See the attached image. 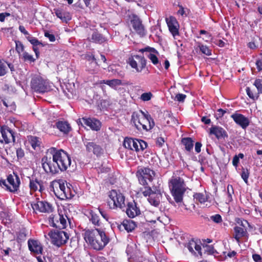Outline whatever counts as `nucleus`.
Instances as JSON below:
<instances>
[{"mask_svg":"<svg viewBox=\"0 0 262 262\" xmlns=\"http://www.w3.org/2000/svg\"><path fill=\"white\" fill-rule=\"evenodd\" d=\"M83 236L91 248L97 251L103 249L110 242V238L105 232L99 229L85 230Z\"/></svg>","mask_w":262,"mask_h":262,"instance_id":"f257e3e1","label":"nucleus"},{"mask_svg":"<svg viewBox=\"0 0 262 262\" xmlns=\"http://www.w3.org/2000/svg\"><path fill=\"white\" fill-rule=\"evenodd\" d=\"M131 122L138 130L146 132L150 130L155 125L153 118L146 111L144 112L139 110V112H134L132 114Z\"/></svg>","mask_w":262,"mask_h":262,"instance_id":"f03ea898","label":"nucleus"},{"mask_svg":"<svg viewBox=\"0 0 262 262\" xmlns=\"http://www.w3.org/2000/svg\"><path fill=\"white\" fill-rule=\"evenodd\" d=\"M49 188L50 190L53 191L55 195L61 200L71 199L75 195L74 191L62 180L52 181L50 182Z\"/></svg>","mask_w":262,"mask_h":262,"instance_id":"7ed1b4c3","label":"nucleus"},{"mask_svg":"<svg viewBox=\"0 0 262 262\" xmlns=\"http://www.w3.org/2000/svg\"><path fill=\"white\" fill-rule=\"evenodd\" d=\"M169 187L175 202L177 203H181L186 190L184 180L180 177L172 178L169 182Z\"/></svg>","mask_w":262,"mask_h":262,"instance_id":"20e7f679","label":"nucleus"},{"mask_svg":"<svg viewBox=\"0 0 262 262\" xmlns=\"http://www.w3.org/2000/svg\"><path fill=\"white\" fill-rule=\"evenodd\" d=\"M48 151L51 155H54V159L56 160L57 165L59 167V171H64L71 164L70 156L63 149H57L55 147H51Z\"/></svg>","mask_w":262,"mask_h":262,"instance_id":"39448f33","label":"nucleus"},{"mask_svg":"<svg viewBox=\"0 0 262 262\" xmlns=\"http://www.w3.org/2000/svg\"><path fill=\"white\" fill-rule=\"evenodd\" d=\"M140 191L144 196L148 197V201L151 205L158 207L160 205L162 194L159 186L140 188Z\"/></svg>","mask_w":262,"mask_h":262,"instance_id":"423d86ee","label":"nucleus"},{"mask_svg":"<svg viewBox=\"0 0 262 262\" xmlns=\"http://www.w3.org/2000/svg\"><path fill=\"white\" fill-rule=\"evenodd\" d=\"M156 175L154 170L146 167H138L136 172V176L138 179L139 183L143 186L150 187L148 182H151Z\"/></svg>","mask_w":262,"mask_h":262,"instance_id":"0eeeda50","label":"nucleus"},{"mask_svg":"<svg viewBox=\"0 0 262 262\" xmlns=\"http://www.w3.org/2000/svg\"><path fill=\"white\" fill-rule=\"evenodd\" d=\"M52 156H48L47 155L44 156L41 158V162L42 167L45 172L53 175L59 173V168L57 165L56 160L54 159V155H52Z\"/></svg>","mask_w":262,"mask_h":262,"instance_id":"6e6552de","label":"nucleus"},{"mask_svg":"<svg viewBox=\"0 0 262 262\" xmlns=\"http://www.w3.org/2000/svg\"><path fill=\"white\" fill-rule=\"evenodd\" d=\"M110 199L108 201V205L111 209L119 208L123 209L125 207V196L120 192L116 190H112L109 192L108 194Z\"/></svg>","mask_w":262,"mask_h":262,"instance_id":"1a4fd4ad","label":"nucleus"},{"mask_svg":"<svg viewBox=\"0 0 262 262\" xmlns=\"http://www.w3.org/2000/svg\"><path fill=\"white\" fill-rule=\"evenodd\" d=\"M48 235L51 238V243L58 247L64 245L69 238V234L61 230H51Z\"/></svg>","mask_w":262,"mask_h":262,"instance_id":"9d476101","label":"nucleus"},{"mask_svg":"<svg viewBox=\"0 0 262 262\" xmlns=\"http://www.w3.org/2000/svg\"><path fill=\"white\" fill-rule=\"evenodd\" d=\"M31 88L35 92L44 93L49 90L48 82L40 76H35L31 81Z\"/></svg>","mask_w":262,"mask_h":262,"instance_id":"9b49d317","label":"nucleus"},{"mask_svg":"<svg viewBox=\"0 0 262 262\" xmlns=\"http://www.w3.org/2000/svg\"><path fill=\"white\" fill-rule=\"evenodd\" d=\"M123 145L125 148L139 151L145 149L147 144L142 140L126 137L124 140Z\"/></svg>","mask_w":262,"mask_h":262,"instance_id":"f8f14e48","label":"nucleus"},{"mask_svg":"<svg viewBox=\"0 0 262 262\" xmlns=\"http://www.w3.org/2000/svg\"><path fill=\"white\" fill-rule=\"evenodd\" d=\"M67 215L60 213L51 214L49 217V225L60 229H64L67 226Z\"/></svg>","mask_w":262,"mask_h":262,"instance_id":"ddd939ff","label":"nucleus"},{"mask_svg":"<svg viewBox=\"0 0 262 262\" xmlns=\"http://www.w3.org/2000/svg\"><path fill=\"white\" fill-rule=\"evenodd\" d=\"M128 63L137 72H141L146 66V60L143 56L132 55L128 58Z\"/></svg>","mask_w":262,"mask_h":262,"instance_id":"4468645a","label":"nucleus"},{"mask_svg":"<svg viewBox=\"0 0 262 262\" xmlns=\"http://www.w3.org/2000/svg\"><path fill=\"white\" fill-rule=\"evenodd\" d=\"M15 133L6 125L1 126L0 142L9 144L15 142Z\"/></svg>","mask_w":262,"mask_h":262,"instance_id":"2eb2a0df","label":"nucleus"},{"mask_svg":"<svg viewBox=\"0 0 262 262\" xmlns=\"http://www.w3.org/2000/svg\"><path fill=\"white\" fill-rule=\"evenodd\" d=\"M31 205L33 211L35 212L50 213L54 210V207L50 203L45 201H39V199H37Z\"/></svg>","mask_w":262,"mask_h":262,"instance_id":"dca6fc26","label":"nucleus"},{"mask_svg":"<svg viewBox=\"0 0 262 262\" xmlns=\"http://www.w3.org/2000/svg\"><path fill=\"white\" fill-rule=\"evenodd\" d=\"M7 180L10 185V186H7V190L12 193L17 192L20 184V180L17 174L13 172V174H9L7 176Z\"/></svg>","mask_w":262,"mask_h":262,"instance_id":"f3484780","label":"nucleus"},{"mask_svg":"<svg viewBox=\"0 0 262 262\" xmlns=\"http://www.w3.org/2000/svg\"><path fill=\"white\" fill-rule=\"evenodd\" d=\"M253 85L256 88V91L252 89L250 87H247L246 91L249 97L253 100L257 99L260 94H262V79H256L254 82Z\"/></svg>","mask_w":262,"mask_h":262,"instance_id":"a211bd4d","label":"nucleus"},{"mask_svg":"<svg viewBox=\"0 0 262 262\" xmlns=\"http://www.w3.org/2000/svg\"><path fill=\"white\" fill-rule=\"evenodd\" d=\"M132 27L135 32L140 36L143 37L146 35V30L142 24V20L137 15H134L130 20Z\"/></svg>","mask_w":262,"mask_h":262,"instance_id":"6ab92c4d","label":"nucleus"},{"mask_svg":"<svg viewBox=\"0 0 262 262\" xmlns=\"http://www.w3.org/2000/svg\"><path fill=\"white\" fill-rule=\"evenodd\" d=\"M29 186L31 194L37 190H38L40 193L45 190L43 181L37 179L36 178H29Z\"/></svg>","mask_w":262,"mask_h":262,"instance_id":"aec40b11","label":"nucleus"},{"mask_svg":"<svg viewBox=\"0 0 262 262\" xmlns=\"http://www.w3.org/2000/svg\"><path fill=\"white\" fill-rule=\"evenodd\" d=\"M79 123L82 125H85L90 127L92 130L98 131L101 126L100 121L95 118H82L79 119Z\"/></svg>","mask_w":262,"mask_h":262,"instance_id":"412c9836","label":"nucleus"},{"mask_svg":"<svg viewBox=\"0 0 262 262\" xmlns=\"http://www.w3.org/2000/svg\"><path fill=\"white\" fill-rule=\"evenodd\" d=\"M231 118L243 129H246L250 124L249 119L243 114L235 113L231 115Z\"/></svg>","mask_w":262,"mask_h":262,"instance_id":"4be33fe9","label":"nucleus"},{"mask_svg":"<svg viewBox=\"0 0 262 262\" xmlns=\"http://www.w3.org/2000/svg\"><path fill=\"white\" fill-rule=\"evenodd\" d=\"M116 225L118 229L120 231H126L128 233L133 231L137 227L135 223L130 220H125L120 223H116Z\"/></svg>","mask_w":262,"mask_h":262,"instance_id":"5701e85b","label":"nucleus"},{"mask_svg":"<svg viewBox=\"0 0 262 262\" xmlns=\"http://www.w3.org/2000/svg\"><path fill=\"white\" fill-rule=\"evenodd\" d=\"M126 213L130 218H134L140 214L139 207L137 206V203L135 201L127 203Z\"/></svg>","mask_w":262,"mask_h":262,"instance_id":"b1692460","label":"nucleus"},{"mask_svg":"<svg viewBox=\"0 0 262 262\" xmlns=\"http://www.w3.org/2000/svg\"><path fill=\"white\" fill-rule=\"evenodd\" d=\"M209 134L213 135L218 139L227 138L228 137L227 132L219 126H212L209 129Z\"/></svg>","mask_w":262,"mask_h":262,"instance_id":"393cba45","label":"nucleus"},{"mask_svg":"<svg viewBox=\"0 0 262 262\" xmlns=\"http://www.w3.org/2000/svg\"><path fill=\"white\" fill-rule=\"evenodd\" d=\"M166 22L169 28V30L173 36L179 34V29L178 28V23L176 18L173 16H170L166 18Z\"/></svg>","mask_w":262,"mask_h":262,"instance_id":"a878e982","label":"nucleus"},{"mask_svg":"<svg viewBox=\"0 0 262 262\" xmlns=\"http://www.w3.org/2000/svg\"><path fill=\"white\" fill-rule=\"evenodd\" d=\"M29 249L36 254H41L43 249L40 243L37 240L29 239L28 242Z\"/></svg>","mask_w":262,"mask_h":262,"instance_id":"bb28decb","label":"nucleus"},{"mask_svg":"<svg viewBox=\"0 0 262 262\" xmlns=\"http://www.w3.org/2000/svg\"><path fill=\"white\" fill-rule=\"evenodd\" d=\"M86 151L91 152H92L94 155L97 156L102 153L103 150L101 147L93 142H88L85 143Z\"/></svg>","mask_w":262,"mask_h":262,"instance_id":"cd10ccee","label":"nucleus"},{"mask_svg":"<svg viewBox=\"0 0 262 262\" xmlns=\"http://www.w3.org/2000/svg\"><path fill=\"white\" fill-rule=\"evenodd\" d=\"M53 127H56L60 132L66 135L68 134L72 130L70 124L66 121L58 120L56 122Z\"/></svg>","mask_w":262,"mask_h":262,"instance_id":"c85d7f7f","label":"nucleus"},{"mask_svg":"<svg viewBox=\"0 0 262 262\" xmlns=\"http://www.w3.org/2000/svg\"><path fill=\"white\" fill-rule=\"evenodd\" d=\"M53 11L56 16L63 22L67 23L71 19L70 13L68 12L64 11L62 10L57 8L54 9Z\"/></svg>","mask_w":262,"mask_h":262,"instance_id":"c756f323","label":"nucleus"},{"mask_svg":"<svg viewBox=\"0 0 262 262\" xmlns=\"http://www.w3.org/2000/svg\"><path fill=\"white\" fill-rule=\"evenodd\" d=\"M88 212L89 213L88 217L92 224L95 226H100L101 222L99 215L92 209L88 210Z\"/></svg>","mask_w":262,"mask_h":262,"instance_id":"7c9ffc66","label":"nucleus"},{"mask_svg":"<svg viewBox=\"0 0 262 262\" xmlns=\"http://www.w3.org/2000/svg\"><path fill=\"white\" fill-rule=\"evenodd\" d=\"M91 40L96 43L102 44L106 42L107 39L98 31H94L92 35Z\"/></svg>","mask_w":262,"mask_h":262,"instance_id":"2f4dec72","label":"nucleus"},{"mask_svg":"<svg viewBox=\"0 0 262 262\" xmlns=\"http://www.w3.org/2000/svg\"><path fill=\"white\" fill-rule=\"evenodd\" d=\"M186 247L192 253H194V249L199 254L202 255L201 246L193 239H191L187 244Z\"/></svg>","mask_w":262,"mask_h":262,"instance_id":"473e14b6","label":"nucleus"},{"mask_svg":"<svg viewBox=\"0 0 262 262\" xmlns=\"http://www.w3.org/2000/svg\"><path fill=\"white\" fill-rule=\"evenodd\" d=\"M234 231L235 232L234 237L238 243L240 242V238L245 236L247 233L245 228L239 226H235L234 228Z\"/></svg>","mask_w":262,"mask_h":262,"instance_id":"72a5a7b5","label":"nucleus"},{"mask_svg":"<svg viewBox=\"0 0 262 262\" xmlns=\"http://www.w3.org/2000/svg\"><path fill=\"white\" fill-rule=\"evenodd\" d=\"M181 143L185 146V149L187 151L190 152L192 150L194 141L191 138H183L181 140Z\"/></svg>","mask_w":262,"mask_h":262,"instance_id":"f704fd0d","label":"nucleus"},{"mask_svg":"<svg viewBox=\"0 0 262 262\" xmlns=\"http://www.w3.org/2000/svg\"><path fill=\"white\" fill-rule=\"evenodd\" d=\"M98 66L97 61L88 62L86 63V70L91 74L97 73Z\"/></svg>","mask_w":262,"mask_h":262,"instance_id":"c9c22d12","label":"nucleus"},{"mask_svg":"<svg viewBox=\"0 0 262 262\" xmlns=\"http://www.w3.org/2000/svg\"><path fill=\"white\" fill-rule=\"evenodd\" d=\"M164 119L166 120V124L170 126L178 123L177 120L172 116V114L167 112L166 113L164 114Z\"/></svg>","mask_w":262,"mask_h":262,"instance_id":"e433bc0d","label":"nucleus"},{"mask_svg":"<svg viewBox=\"0 0 262 262\" xmlns=\"http://www.w3.org/2000/svg\"><path fill=\"white\" fill-rule=\"evenodd\" d=\"M28 141L34 149H35L37 147L40 146V142L38 137L30 136L28 137Z\"/></svg>","mask_w":262,"mask_h":262,"instance_id":"4c0bfd02","label":"nucleus"},{"mask_svg":"<svg viewBox=\"0 0 262 262\" xmlns=\"http://www.w3.org/2000/svg\"><path fill=\"white\" fill-rule=\"evenodd\" d=\"M15 50L18 54L19 57H21V55L25 50V46L21 41L19 40H15Z\"/></svg>","mask_w":262,"mask_h":262,"instance_id":"58836bf2","label":"nucleus"},{"mask_svg":"<svg viewBox=\"0 0 262 262\" xmlns=\"http://www.w3.org/2000/svg\"><path fill=\"white\" fill-rule=\"evenodd\" d=\"M122 81L118 79L107 80L106 84L113 89H116L117 86L122 85Z\"/></svg>","mask_w":262,"mask_h":262,"instance_id":"ea45409f","label":"nucleus"},{"mask_svg":"<svg viewBox=\"0 0 262 262\" xmlns=\"http://www.w3.org/2000/svg\"><path fill=\"white\" fill-rule=\"evenodd\" d=\"M24 62H29L30 63L34 62L36 59L32 55L29 54L27 52H24L20 57Z\"/></svg>","mask_w":262,"mask_h":262,"instance_id":"a19ab883","label":"nucleus"},{"mask_svg":"<svg viewBox=\"0 0 262 262\" xmlns=\"http://www.w3.org/2000/svg\"><path fill=\"white\" fill-rule=\"evenodd\" d=\"M26 38L33 45V47H37L39 45H41L42 47L44 46L41 42L34 37L29 35L26 37Z\"/></svg>","mask_w":262,"mask_h":262,"instance_id":"79ce46f5","label":"nucleus"},{"mask_svg":"<svg viewBox=\"0 0 262 262\" xmlns=\"http://www.w3.org/2000/svg\"><path fill=\"white\" fill-rule=\"evenodd\" d=\"M198 47L200 49V51L204 54L207 56L211 55L212 51L207 46L203 45L201 43H199Z\"/></svg>","mask_w":262,"mask_h":262,"instance_id":"37998d69","label":"nucleus"},{"mask_svg":"<svg viewBox=\"0 0 262 262\" xmlns=\"http://www.w3.org/2000/svg\"><path fill=\"white\" fill-rule=\"evenodd\" d=\"M7 71V62L4 60H0V76H4Z\"/></svg>","mask_w":262,"mask_h":262,"instance_id":"c03bdc74","label":"nucleus"},{"mask_svg":"<svg viewBox=\"0 0 262 262\" xmlns=\"http://www.w3.org/2000/svg\"><path fill=\"white\" fill-rule=\"evenodd\" d=\"M194 198L201 203H204L207 201V198L201 193H196L193 195Z\"/></svg>","mask_w":262,"mask_h":262,"instance_id":"a18cd8bd","label":"nucleus"},{"mask_svg":"<svg viewBox=\"0 0 262 262\" xmlns=\"http://www.w3.org/2000/svg\"><path fill=\"white\" fill-rule=\"evenodd\" d=\"M227 193L228 195L227 201L230 202L232 201V195L234 194V189L232 185L228 184L227 187Z\"/></svg>","mask_w":262,"mask_h":262,"instance_id":"49530a36","label":"nucleus"},{"mask_svg":"<svg viewBox=\"0 0 262 262\" xmlns=\"http://www.w3.org/2000/svg\"><path fill=\"white\" fill-rule=\"evenodd\" d=\"M26 239V234L25 232L23 231H20L18 232L16 241L18 243H21L22 242H24Z\"/></svg>","mask_w":262,"mask_h":262,"instance_id":"de8ad7c7","label":"nucleus"},{"mask_svg":"<svg viewBox=\"0 0 262 262\" xmlns=\"http://www.w3.org/2000/svg\"><path fill=\"white\" fill-rule=\"evenodd\" d=\"M152 94L151 92L144 93L140 97V99L143 101H148L151 99Z\"/></svg>","mask_w":262,"mask_h":262,"instance_id":"09e8293b","label":"nucleus"},{"mask_svg":"<svg viewBox=\"0 0 262 262\" xmlns=\"http://www.w3.org/2000/svg\"><path fill=\"white\" fill-rule=\"evenodd\" d=\"M147 57L150 60L151 62L154 64V65H157L159 63V59L157 57V56L152 53H149L147 55Z\"/></svg>","mask_w":262,"mask_h":262,"instance_id":"8fccbe9b","label":"nucleus"},{"mask_svg":"<svg viewBox=\"0 0 262 262\" xmlns=\"http://www.w3.org/2000/svg\"><path fill=\"white\" fill-rule=\"evenodd\" d=\"M84 58L88 62H91L97 61L95 56L92 53H88L84 55Z\"/></svg>","mask_w":262,"mask_h":262,"instance_id":"3c124183","label":"nucleus"},{"mask_svg":"<svg viewBox=\"0 0 262 262\" xmlns=\"http://www.w3.org/2000/svg\"><path fill=\"white\" fill-rule=\"evenodd\" d=\"M48 259L49 262H63V259L57 255L48 257Z\"/></svg>","mask_w":262,"mask_h":262,"instance_id":"603ef678","label":"nucleus"},{"mask_svg":"<svg viewBox=\"0 0 262 262\" xmlns=\"http://www.w3.org/2000/svg\"><path fill=\"white\" fill-rule=\"evenodd\" d=\"M140 52L144 53L145 52H153L158 53V51L154 48L149 46H147L144 48H142L139 50Z\"/></svg>","mask_w":262,"mask_h":262,"instance_id":"864d4df0","label":"nucleus"},{"mask_svg":"<svg viewBox=\"0 0 262 262\" xmlns=\"http://www.w3.org/2000/svg\"><path fill=\"white\" fill-rule=\"evenodd\" d=\"M249 173L247 169H243L241 173V177L246 183H248Z\"/></svg>","mask_w":262,"mask_h":262,"instance_id":"5fc2aeb1","label":"nucleus"},{"mask_svg":"<svg viewBox=\"0 0 262 262\" xmlns=\"http://www.w3.org/2000/svg\"><path fill=\"white\" fill-rule=\"evenodd\" d=\"M210 218L214 222L216 223H220L222 222V216L219 214L212 215L210 217Z\"/></svg>","mask_w":262,"mask_h":262,"instance_id":"6e6d98bb","label":"nucleus"},{"mask_svg":"<svg viewBox=\"0 0 262 262\" xmlns=\"http://www.w3.org/2000/svg\"><path fill=\"white\" fill-rule=\"evenodd\" d=\"M186 98V95L179 93L176 96L175 99L179 102H184Z\"/></svg>","mask_w":262,"mask_h":262,"instance_id":"4d7b16f0","label":"nucleus"},{"mask_svg":"<svg viewBox=\"0 0 262 262\" xmlns=\"http://www.w3.org/2000/svg\"><path fill=\"white\" fill-rule=\"evenodd\" d=\"M16 156L18 159H21L25 156L24 150L21 148H18L16 149Z\"/></svg>","mask_w":262,"mask_h":262,"instance_id":"13d9d810","label":"nucleus"},{"mask_svg":"<svg viewBox=\"0 0 262 262\" xmlns=\"http://www.w3.org/2000/svg\"><path fill=\"white\" fill-rule=\"evenodd\" d=\"M165 142V140L164 138L162 137H158L156 140V145L160 147L163 146L164 143Z\"/></svg>","mask_w":262,"mask_h":262,"instance_id":"bf43d9fd","label":"nucleus"},{"mask_svg":"<svg viewBox=\"0 0 262 262\" xmlns=\"http://www.w3.org/2000/svg\"><path fill=\"white\" fill-rule=\"evenodd\" d=\"M261 59H258L256 62V66L258 71H262V53L260 54Z\"/></svg>","mask_w":262,"mask_h":262,"instance_id":"052dcab7","label":"nucleus"},{"mask_svg":"<svg viewBox=\"0 0 262 262\" xmlns=\"http://www.w3.org/2000/svg\"><path fill=\"white\" fill-rule=\"evenodd\" d=\"M45 36L48 38L50 41L53 42L55 40V37L54 34H50L48 32L45 33Z\"/></svg>","mask_w":262,"mask_h":262,"instance_id":"680f3d73","label":"nucleus"},{"mask_svg":"<svg viewBox=\"0 0 262 262\" xmlns=\"http://www.w3.org/2000/svg\"><path fill=\"white\" fill-rule=\"evenodd\" d=\"M252 258L255 262H262L261 257L258 254H253Z\"/></svg>","mask_w":262,"mask_h":262,"instance_id":"e2e57ef3","label":"nucleus"},{"mask_svg":"<svg viewBox=\"0 0 262 262\" xmlns=\"http://www.w3.org/2000/svg\"><path fill=\"white\" fill-rule=\"evenodd\" d=\"M202 144L200 142H196L195 144V151L196 153H200L201 151Z\"/></svg>","mask_w":262,"mask_h":262,"instance_id":"0e129e2a","label":"nucleus"},{"mask_svg":"<svg viewBox=\"0 0 262 262\" xmlns=\"http://www.w3.org/2000/svg\"><path fill=\"white\" fill-rule=\"evenodd\" d=\"M19 30L21 33H23L25 35H30L28 32L26 30L25 27L23 26L20 25L19 26Z\"/></svg>","mask_w":262,"mask_h":262,"instance_id":"69168bd1","label":"nucleus"},{"mask_svg":"<svg viewBox=\"0 0 262 262\" xmlns=\"http://www.w3.org/2000/svg\"><path fill=\"white\" fill-rule=\"evenodd\" d=\"M218 112V116L220 118L222 117L224 114L227 112L226 110H223L222 108H219L217 110Z\"/></svg>","mask_w":262,"mask_h":262,"instance_id":"338daca9","label":"nucleus"},{"mask_svg":"<svg viewBox=\"0 0 262 262\" xmlns=\"http://www.w3.org/2000/svg\"><path fill=\"white\" fill-rule=\"evenodd\" d=\"M96 262H108L104 256H98Z\"/></svg>","mask_w":262,"mask_h":262,"instance_id":"774afa93","label":"nucleus"}]
</instances>
